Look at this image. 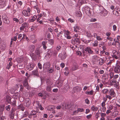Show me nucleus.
I'll list each match as a JSON object with an SVG mask.
<instances>
[{"label": "nucleus", "mask_w": 120, "mask_h": 120, "mask_svg": "<svg viewBox=\"0 0 120 120\" xmlns=\"http://www.w3.org/2000/svg\"><path fill=\"white\" fill-rule=\"evenodd\" d=\"M28 115V111H26L25 112L23 115V117H26Z\"/></svg>", "instance_id": "nucleus-40"}, {"label": "nucleus", "mask_w": 120, "mask_h": 120, "mask_svg": "<svg viewBox=\"0 0 120 120\" xmlns=\"http://www.w3.org/2000/svg\"><path fill=\"white\" fill-rule=\"evenodd\" d=\"M91 41V40H86V39H85L83 40V41L85 43L87 44L90 43Z\"/></svg>", "instance_id": "nucleus-46"}, {"label": "nucleus", "mask_w": 120, "mask_h": 120, "mask_svg": "<svg viewBox=\"0 0 120 120\" xmlns=\"http://www.w3.org/2000/svg\"><path fill=\"white\" fill-rule=\"evenodd\" d=\"M104 61L103 60L102 58H100L99 62V63L100 65H102L104 63Z\"/></svg>", "instance_id": "nucleus-37"}, {"label": "nucleus", "mask_w": 120, "mask_h": 120, "mask_svg": "<svg viewBox=\"0 0 120 120\" xmlns=\"http://www.w3.org/2000/svg\"><path fill=\"white\" fill-rule=\"evenodd\" d=\"M116 10L117 11L119 15H120V8H116Z\"/></svg>", "instance_id": "nucleus-49"}, {"label": "nucleus", "mask_w": 120, "mask_h": 120, "mask_svg": "<svg viewBox=\"0 0 120 120\" xmlns=\"http://www.w3.org/2000/svg\"><path fill=\"white\" fill-rule=\"evenodd\" d=\"M18 109H20L22 111H24L25 109V108L22 105L20 104L18 107Z\"/></svg>", "instance_id": "nucleus-26"}, {"label": "nucleus", "mask_w": 120, "mask_h": 120, "mask_svg": "<svg viewBox=\"0 0 120 120\" xmlns=\"http://www.w3.org/2000/svg\"><path fill=\"white\" fill-rule=\"evenodd\" d=\"M114 71L115 73L119 74L120 73V66L116 64L114 68Z\"/></svg>", "instance_id": "nucleus-3"}, {"label": "nucleus", "mask_w": 120, "mask_h": 120, "mask_svg": "<svg viewBox=\"0 0 120 120\" xmlns=\"http://www.w3.org/2000/svg\"><path fill=\"white\" fill-rule=\"evenodd\" d=\"M101 118H104V117L106 116V114L104 113H101Z\"/></svg>", "instance_id": "nucleus-59"}, {"label": "nucleus", "mask_w": 120, "mask_h": 120, "mask_svg": "<svg viewBox=\"0 0 120 120\" xmlns=\"http://www.w3.org/2000/svg\"><path fill=\"white\" fill-rule=\"evenodd\" d=\"M86 35L88 37L90 38L92 37L93 36L90 32L89 31H87L86 32Z\"/></svg>", "instance_id": "nucleus-29"}, {"label": "nucleus", "mask_w": 120, "mask_h": 120, "mask_svg": "<svg viewBox=\"0 0 120 120\" xmlns=\"http://www.w3.org/2000/svg\"><path fill=\"white\" fill-rule=\"evenodd\" d=\"M22 12L23 15L25 16L29 17L30 16V15L28 14L26 10H23Z\"/></svg>", "instance_id": "nucleus-25"}, {"label": "nucleus", "mask_w": 120, "mask_h": 120, "mask_svg": "<svg viewBox=\"0 0 120 120\" xmlns=\"http://www.w3.org/2000/svg\"><path fill=\"white\" fill-rule=\"evenodd\" d=\"M87 51L85 50V49L83 50V55L84 56L87 54Z\"/></svg>", "instance_id": "nucleus-55"}, {"label": "nucleus", "mask_w": 120, "mask_h": 120, "mask_svg": "<svg viewBox=\"0 0 120 120\" xmlns=\"http://www.w3.org/2000/svg\"><path fill=\"white\" fill-rule=\"evenodd\" d=\"M114 59H113L112 60H108L107 61V65H110L112 63V61L114 60Z\"/></svg>", "instance_id": "nucleus-34"}, {"label": "nucleus", "mask_w": 120, "mask_h": 120, "mask_svg": "<svg viewBox=\"0 0 120 120\" xmlns=\"http://www.w3.org/2000/svg\"><path fill=\"white\" fill-rule=\"evenodd\" d=\"M52 85H47L46 88V91L49 92H52V89L53 87V86H52Z\"/></svg>", "instance_id": "nucleus-8"}, {"label": "nucleus", "mask_w": 120, "mask_h": 120, "mask_svg": "<svg viewBox=\"0 0 120 120\" xmlns=\"http://www.w3.org/2000/svg\"><path fill=\"white\" fill-rule=\"evenodd\" d=\"M48 40L49 41L50 44L51 45H52L54 43V41L52 39H50Z\"/></svg>", "instance_id": "nucleus-47"}, {"label": "nucleus", "mask_w": 120, "mask_h": 120, "mask_svg": "<svg viewBox=\"0 0 120 120\" xmlns=\"http://www.w3.org/2000/svg\"><path fill=\"white\" fill-rule=\"evenodd\" d=\"M28 24L26 22L23 23L22 25L20 27V30H23L24 29H26L28 28Z\"/></svg>", "instance_id": "nucleus-5"}, {"label": "nucleus", "mask_w": 120, "mask_h": 120, "mask_svg": "<svg viewBox=\"0 0 120 120\" xmlns=\"http://www.w3.org/2000/svg\"><path fill=\"white\" fill-rule=\"evenodd\" d=\"M96 38L97 40L98 41H101L102 40L103 38H101L100 36H97Z\"/></svg>", "instance_id": "nucleus-41"}, {"label": "nucleus", "mask_w": 120, "mask_h": 120, "mask_svg": "<svg viewBox=\"0 0 120 120\" xmlns=\"http://www.w3.org/2000/svg\"><path fill=\"white\" fill-rule=\"evenodd\" d=\"M23 85L25 87H26V88L28 90L30 89L29 86L28 85V84L27 80H25L23 82Z\"/></svg>", "instance_id": "nucleus-11"}, {"label": "nucleus", "mask_w": 120, "mask_h": 120, "mask_svg": "<svg viewBox=\"0 0 120 120\" xmlns=\"http://www.w3.org/2000/svg\"><path fill=\"white\" fill-rule=\"evenodd\" d=\"M69 32V31L67 30L65 32L64 34L65 37L68 39H71V37L70 36Z\"/></svg>", "instance_id": "nucleus-10"}, {"label": "nucleus", "mask_w": 120, "mask_h": 120, "mask_svg": "<svg viewBox=\"0 0 120 120\" xmlns=\"http://www.w3.org/2000/svg\"><path fill=\"white\" fill-rule=\"evenodd\" d=\"M103 13H102L103 14V15L105 16H106L108 14V12L106 10L103 11Z\"/></svg>", "instance_id": "nucleus-44"}, {"label": "nucleus", "mask_w": 120, "mask_h": 120, "mask_svg": "<svg viewBox=\"0 0 120 120\" xmlns=\"http://www.w3.org/2000/svg\"><path fill=\"white\" fill-rule=\"evenodd\" d=\"M74 89L75 91L79 92L81 90V88L80 87L77 86L74 88Z\"/></svg>", "instance_id": "nucleus-23"}, {"label": "nucleus", "mask_w": 120, "mask_h": 120, "mask_svg": "<svg viewBox=\"0 0 120 120\" xmlns=\"http://www.w3.org/2000/svg\"><path fill=\"white\" fill-rule=\"evenodd\" d=\"M11 98L9 96H7L6 97V100L7 102L11 104Z\"/></svg>", "instance_id": "nucleus-22"}, {"label": "nucleus", "mask_w": 120, "mask_h": 120, "mask_svg": "<svg viewBox=\"0 0 120 120\" xmlns=\"http://www.w3.org/2000/svg\"><path fill=\"white\" fill-rule=\"evenodd\" d=\"M5 106L4 105H0V111L1 112H2L4 109Z\"/></svg>", "instance_id": "nucleus-35"}, {"label": "nucleus", "mask_w": 120, "mask_h": 120, "mask_svg": "<svg viewBox=\"0 0 120 120\" xmlns=\"http://www.w3.org/2000/svg\"><path fill=\"white\" fill-rule=\"evenodd\" d=\"M31 104L30 100L29 99H26L25 102L24 103V105L27 107L30 106Z\"/></svg>", "instance_id": "nucleus-6"}, {"label": "nucleus", "mask_w": 120, "mask_h": 120, "mask_svg": "<svg viewBox=\"0 0 120 120\" xmlns=\"http://www.w3.org/2000/svg\"><path fill=\"white\" fill-rule=\"evenodd\" d=\"M47 53V55L49 57H50L53 54V51L51 49H48Z\"/></svg>", "instance_id": "nucleus-13"}, {"label": "nucleus", "mask_w": 120, "mask_h": 120, "mask_svg": "<svg viewBox=\"0 0 120 120\" xmlns=\"http://www.w3.org/2000/svg\"><path fill=\"white\" fill-rule=\"evenodd\" d=\"M23 37L20 40L21 41H23V40L26 37V36L25 34H23Z\"/></svg>", "instance_id": "nucleus-62"}, {"label": "nucleus", "mask_w": 120, "mask_h": 120, "mask_svg": "<svg viewBox=\"0 0 120 120\" xmlns=\"http://www.w3.org/2000/svg\"><path fill=\"white\" fill-rule=\"evenodd\" d=\"M12 106L14 107H15L16 106V101H14L13 102L12 104Z\"/></svg>", "instance_id": "nucleus-61"}, {"label": "nucleus", "mask_w": 120, "mask_h": 120, "mask_svg": "<svg viewBox=\"0 0 120 120\" xmlns=\"http://www.w3.org/2000/svg\"><path fill=\"white\" fill-rule=\"evenodd\" d=\"M3 21L4 23L7 24H8L10 22V21L8 19V18L3 20Z\"/></svg>", "instance_id": "nucleus-31"}, {"label": "nucleus", "mask_w": 120, "mask_h": 120, "mask_svg": "<svg viewBox=\"0 0 120 120\" xmlns=\"http://www.w3.org/2000/svg\"><path fill=\"white\" fill-rule=\"evenodd\" d=\"M5 0H0V5L1 8L3 7L5 5Z\"/></svg>", "instance_id": "nucleus-15"}, {"label": "nucleus", "mask_w": 120, "mask_h": 120, "mask_svg": "<svg viewBox=\"0 0 120 120\" xmlns=\"http://www.w3.org/2000/svg\"><path fill=\"white\" fill-rule=\"evenodd\" d=\"M76 15L78 17H81V13L79 11H77L76 13Z\"/></svg>", "instance_id": "nucleus-32"}, {"label": "nucleus", "mask_w": 120, "mask_h": 120, "mask_svg": "<svg viewBox=\"0 0 120 120\" xmlns=\"http://www.w3.org/2000/svg\"><path fill=\"white\" fill-rule=\"evenodd\" d=\"M38 68L40 69H42V67L41 64L40 63H38Z\"/></svg>", "instance_id": "nucleus-45"}, {"label": "nucleus", "mask_w": 120, "mask_h": 120, "mask_svg": "<svg viewBox=\"0 0 120 120\" xmlns=\"http://www.w3.org/2000/svg\"><path fill=\"white\" fill-rule=\"evenodd\" d=\"M110 79H112L113 77L114 74L112 73H110L109 74Z\"/></svg>", "instance_id": "nucleus-56"}, {"label": "nucleus", "mask_w": 120, "mask_h": 120, "mask_svg": "<svg viewBox=\"0 0 120 120\" xmlns=\"http://www.w3.org/2000/svg\"><path fill=\"white\" fill-rule=\"evenodd\" d=\"M91 109L93 111H95L98 110V108L97 107H95L94 106H93L91 107Z\"/></svg>", "instance_id": "nucleus-38"}, {"label": "nucleus", "mask_w": 120, "mask_h": 120, "mask_svg": "<svg viewBox=\"0 0 120 120\" xmlns=\"http://www.w3.org/2000/svg\"><path fill=\"white\" fill-rule=\"evenodd\" d=\"M61 48V47L60 46H57L56 47V50L58 51H59L60 50Z\"/></svg>", "instance_id": "nucleus-51"}, {"label": "nucleus", "mask_w": 120, "mask_h": 120, "mask_svg": "<svg viewBox=\"0 0 120 120\" xmlns=\"http://www.w3.org/2000/svg\"><path fill=\"white\" fill-rule=\"evenodd\" d=\"M10 105H9L6 107L5 109L9 111L10 110Z\"/></svg>", "instance_id": "nucleus-50"}, {"label": "nucleus", "mask_w": 120, "mask_h": 120, "mask_svg": "<svg viewBox=\"0 0 120 120\" xmlns=\"http://www.w3.org/2000/svg\"><path fill=\"white\" fill-rule=\"evenodd\" d=\"M55 108V107L53 105H49L47 107V109L49 111H53Z\"/></svg>", "instance_id": "nucleus-21"}, {"label": "nucleus", "mask_w": 120, "mask_h": 120, "mask_svg": "<svg viewBox=\"0 0 120 120\" xmlns=\"http://www.w3.org/2000/svg\"><path fill=\"white\" fill-rule=\"evenodd\" d=\"M99 111H98V112H97L96 114L95 117L96 118L98 119V118L99 117Z\"/></svg>", "instance_id": "nucleus-57"}, {"label": "nucleus", "mask_w": 120, "mask_h": 120, "mask_svg": "<svg viewBox=\"0 0 120 120\" xmlns=\"http://www.w3.org/2000/svg\"><path fill=\"white\" fill-rule=\"evenodd\" d=\"M78 112H82L84 111V110L82 108H78Z\"/></svg>", "instance_id": "nucleus-54"}, {"label": "nucleus", "mask_w": 120, "mask_h": 120, "mask_svg": "<svg viewBox=\"0 0 120 120\" xmlns=\"http://www.w3.org/2000/svg\"><path fill=\"white\" fill-rule=\"evenodd\" d=\"M12 62H10L9 64L7 65L6 67V68L8 69H9L11 68V66H12Z\"/></svg>", "instance_id": "nucleus-33"}, {"label": "nucleus", "mask_w": 120, "mask_h": 120, "mask_svg": "<svg viewBox=\"0 0 120 120\" xmlns=\"http://www.w3.org/2000/svg\"><path fill=\"white\" fill-rule=\"evenodd\" d=\"M85 50L87 51L88 53L92 54L93 51L91 50L90 48L89 47H87L85 49Z\"/></svg>", "instance_id": "nucleus-19"}, {"label": "nucleus", "mask_w": 120, "mask_h": 120, "mask_svg": "<svg viewBox=\"0 0 120 120\" xmlns=\"http://www.w3.org/2000/svg\"><path fill=\"white\" fill-rule=\"evenodd\" d=\"M35 47L34 45H31L29 46V50L31 52H32L34 50Z\"/></svg>", "instance_id": "nucleus-20"}, {"label": "nucleus", "mask_w": 120, "mask_h": 120, "mask_svg": "<svg viewBox=\"0 0 120 120\" xmlns=\"http://www.w3.org/2000/svg\"><path fill=\"white\" fill-rule=\"evenodd\" d=\"M117 27L116 26L114 25L113 26V30L114 31H116V30Z\"/></svg>", "instance_id": "nucleus-58"}, {"label": "nucleus", "mask_w": 120, "mask_h": 120, "mask_svg": "<svg viewBox=\"0 0 120 120\" xmlns=\"http://www.w3.org/2000/svg\"><path fill=\"white\" fill-rule=\"evenodd\" d=\"M59 56L60 57L61 59L62 60L65 59L67 57L66 53L65 52H64L62 54H59Z\"/></svg>", "instance_id": "nucleus-7"}, {"label": "nucleus", "mask_w": 120, "mask_h": 120, "mask_svg": "<svg viewBox=\"0 0 120 120\" xmlns=\"http://www.w3.org/2000/svg\"><path fill=\"white\" fill-rule=\"evenodd\" d=\"M101 92L104 94H106L109 93V90L108 89H105L102 90Z\"/></svg>", "instance_id": "nucleus-30"}, {"label": "nucleus", "mask_w": 120, "mask_h": 120, "mask_svg": "<svg viewBox=\"0 0 120 120\" xmlns=\"http://www.w3.org/2000/svg\"><path fill=\"white\" fill-rule=\"evenodd\" d=\"M103 7L102 6L97 5L95 7V10L96 12L97 13H101V14H102L103 13Z\"/></svg>", "instance_id": "nucleus-1"}, {"label": "nucleus", "mask_w": 120, "mask_h": 120, "mask_svg": "<svg viewBox=\"0 0 120 120\" xmlns=\"http://www.w3.org/2000/svg\"><path fill=\"white\" fill-rule=\"evenodd\" d=\"M2 114V113L1 112L0 113V120H4V116H1Z\"/></svg>", "instance_id": "nucleus-52"}, {"label": "nucleus", "mask_w": 120, "mask_h": 120, "mask_svg": "<svg viewBox=\"0 0 120 120\" xmlns=\"http://www.w3.org/2000/svg\"><path fill=\"white\" fill-rule=\"evenodd\" d=\"M30 56L34 60H36L37 59L36 56H38L36 55H35L34 53H32V54L30 55Z\"/></svg>", "instance_id": "nucleus-28"}, {"label": "nucleus", "mask_w": 120, "mask_h": 120, "mask_svg": "<svg viewBox=\"0 0 120 120\" xmlns=\"http://www.w3.org/2000/svg\"><path fill=\"white\" fill-rule=\"evenodd\" d=\"M85 11L86 13L88 14H90L91 13L90 11V8L87 7H86L85 8Z\"/></svg>", "instance_id": "nucleus-14"}, {"label": "nucleus", "mask_w": 120, "mask_h": 120, "mask_svg": "<svg viewBox=\"0 0 120 120\" xmlns=\"http://www.w3.org/2000/svg\"><path fill=\"white\" fill-rule=\"evenodd\" d=\"M36 103L38 106V107H39L40 106H41V104H40L39 102L38 101H36Z\"/></svg>", "instance_id": "nucleus-64"}, {"label": "nucleus", "mask_w": 120, "mask_h": 120, "mask_svg": "<svg viewBox=\"0 0 120 120\" xmlns=\"http://www.w3.org/2000/svg\"><path fill=\"white\" fill-rule=\"evenodd\" d=\"M74 41L75 42L79 44L80 43V42L79 38H75L74 40L72 39L71 41Z\"/></svg>", "instance_id": "nucleus-27"}, {"label": "nucleus", "mask_w": 120, "mask_h": 120, "mask_svg": "<svg viewBox=\"0 0 120 120\" xmlns=\"http://www.w3.org/2000/svg\"><path fill=\"white\" fill-rule=\"evenodd\" d=\"M32 74L38 77L39 76L38 70L37 69L34 70L32 71Z\"/></svg>", "instance_id": "nucleus-17"}, {"label": "nucleus", "mask_w": 120, "mask_h": 120, "mask_svg": "<svg viewBox=\"0 0 120 120\" xmlns=\"http://www.w3.org/2000/svg\"><path fill=\"white\" fill-rule=\"evenodd\" d=\"M45 82L47 85H52L53 83L51 81L50 79L49 78H47L45 80Z\"/></svg>", "instance_id": "nucleus-12"}, {"label": "nucleus", "mask_w": 120, "mask_h": 120, "mask_svg": "<svg viewBox=\"0 0 120 120\" xmlns=\"http://www.w3.org/2000/svg\"><path fill=\"white\" fill-rule=\"evenodd\" d=\"M37 112L36 111L32 110L31 111V114L33 116L34 118H36L37 117L36 114Z\"/></svg>", "instance_id": "nucleus-18"}, {"label": "nucleus", "mask_w": 120, "mask_h": 120, "mask_svg": "<svg viewBox=\"0 0 120 120\" xmlns=\"http://www.w3.org/2000/svg\"><path fill=\"white\" fill-rule=\"evenodd\" d=\"M105 98L107 99V98H109L110 100H111L112 97L111 96L109 95H106L105 96Z\"/></svg>", "instance_id": "nucleus-53"}, {"label": "nucleus", "mask_w": 120, "mask_h": 120, "mask_svg": "<svg viewBox=\"0 0 120 120\" xmlns=\"http://www.w3.org/2000/svg\"><path fill=\"white\" fill-rule=\"evenodd\" d=\"M58 53V52H57L56 50H54L53 51V54L54 55H57Z\"/></svg>", "instance_id": "nucleus-63"}, {"label": "nucleus", "mask_w": 120, "mask_h": 120, "mask_svg": "<svg viewBox=\"0 0 120 120\" xmlns=\"http://www.w3.org/2000/svg\"><path fill=\"white\" fill-rule=\"evenodd\" d=\"M42 50L40 49L38 47L36 49L35 51V53L36 56L39 57L40 56V54L42 53Z\"/></svg>", "instance_id": "nucleus-4"}, {"label": "nucleus", "mask_w": 120, "mask_h": 120, "mask_svg": "<svg viewBox=\"0 0 120 120\" xmlns=\"http://www.w3.org/2000/svg\"><path fill=\"white\" fill-rule=\"evenodd\" d=\"M98 42L97 40L94 41V43L92 44L93 46L94 47L97 46H98Z\"/></svg>", "instance_id": "nucleus-39"}, {"label": "nucleus", "mask_w": 120, "mask_h": 120, "mask_svg": "<svg viewBox=\"0 0 120 120\" xmlns=\"http://www.w3.org/2000/svg\"><path fill=\"white\" fill-rule=\"evenodd\" d=\"M37 16L36 15H34L31 19H29V22H32L35 20L37 18Z\"/></svg>", "instance_id": "nucleus-16"}, {"label": "nucleus", "mask_w": 120, "mask_h": 120, "mask_svg": "<svg viewBox=\"0 0 120 120\" xmlns=\"http://www.w3.org/2000/svg\"><path fill=\"white\" fill-rule=\"evenodd\" d=\"M47 43V41H42V44L43 48L45 50L47 48V47L46 46V44Z\"/></svg>", "instance_id": "nucleus-24"}, {"label": "nucleus", "mask_w": 120, "mask_h": 120, "mask_svg": "<svg viewBox=\"0 0 120 120\" xmlns=\"http://www.w3.org/2000/svg\"><path fill=\"white\" fill-rule=\"evenodd\" d=\"M35 66V65L34 63H30L27 65L26 68L28 71H30L33 69Z\"/></svg>", "instance_id": "nucleus-2"}, {"label": "nucleus", "mask_w": 120, "mask_h": 120, "mask_svg": "<svg viewBox=\"0 0 120 120\" xmlns=\"http://www.w3.org/2000/svg\"><path fill=\"white\" fill-rule=\"evenodd\" d=\"M115 84H114V86L115 87H117V86H118L119 85V82H115Z\"/></svg>", "instance_id": "nucleus-60"}, {"label": "nucleus", "mask_w": 120, "mask_h": 120, "mask_svg": "<svg viewBox=\"0 0 120 120\" xmlns=\"http://www.w3.org/2000/svg\"><path fill=\"white\" fill-rule=\"evenodd\" d=\"M19 20V24H21L24 21V20L23 18H20Z\"/></svg>", "instance_id": "nucleus-42"}, {"label": "nucleus", "mask_w": 120, "mask_h": 120, "mask_svg": "<svg viewBox=\"0 0 120 120\" xmlns=\"http://www.w3.org/2000/svg\"><path fill=\"white\" fill-rule=\"evenodd\" d=\"M34 8L35 9H36V10H37V12L39 13L40 12V11L39 9L38 8V6H35L34 7Z\"/></svg>", "instance_id": "nucleus-48"}, {"label": "nucleus", "mask_w": 120, "mask_h": 120, "mask_svg": "<svg viewBox=\"0 0 120 120\" xmlns=\"http://www.w3.org/2000/svg\"><path fill=\"white\" fill-rule=\"evenodd\" d=\"M113 13L114 15H115L116 16H117L119 15L117 11L116 10V8H115V9L113 11Z\"/></svg>", "instance_id": "nucleus-36"}, {"label": "nucleus", "mask_w": 120, "mask_h": 120, "mask_svg": "<svg viewBox=\"0 0 120 120\" xmlns=\"http://www.w3.org/2000/svg\"><path fill=\"white\" fill-rule=\"evenodd\" d=\"M7 18V17L5 14L3 13L2 15V18L3 20L4 19H5Z\"/></svg>", "instance_id": "nucleus-43"}, {"label": "nucleus", "mask_w": 120, "mask_h": 120, "mask_svg": "<svg viewBox=\"0 0 120 120\" xmlns=\"http://www.w3.org/2000/svg\"><path fill=\"white\" fill-rule=\"evenodd\" d=\"M109 95L111 96L113 95V97H114L115 95L116 94L114 92V90L112 88L109 90Z\"/></svg>", "instance_id": "nucleus-9"}]
</instances>
